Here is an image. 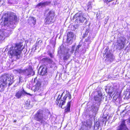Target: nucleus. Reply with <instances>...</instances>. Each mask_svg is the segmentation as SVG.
Segmentation results:
<instances>
[{
    "instance_id": "obj_18",
    "label": "nucleus",
    "mask_w": 130,
    "mask_h": 130,
    "mask_svg": "<svg viewBox=\"0 0 130 130\" xmlns=\"http://www.w3.org/2000/svg\"><path fill=\"white\" fill-rule=\"evenodd\" d=\"M71 102V101L67 103V106L64 107L65 108L64 110V112L66 113H67L68 112H70Z\"/></svg>"
},
{
    "instance_id": "obj_38",
    "label": "nucleus",
    "mask_w": 130,
    "mask_h": 130,
    "mask_svg": "<svg viewBox=\"0 0 130 130\" xmlns=\"http://www.w3.org/2000/svg\"><path fill=\"white\" fill-rule=\"evenodd\" d=\"M42 42V41H41V40H39V41L38 43H37V45H38V44H39V42Z\"/></svg>"
},
{
    "instance_id": "obj_14",
    "label": "nucleus",
    "mask_w": 130,
    "mask_h": 130,
    "mask_svg": "<svg viewBox=\"0 0 130 130\" xmlns=\"http://www.w3.org/2000/svg\"><path fill=\"white\" fill-rule=\"evenodd\" d=\"M63 93L62 94L60 97H59V95H58V98L56 100V103L57 104V105H59V107H61L62 108H64L62 107V106L65 103V101L64 100V99L63 98L62 100L61 99V98L62 95Z\"/></svg>"
},
{
    "instance_id": "obj_34",
    "label": "nucleus",
    "mask_w": 130,
    "mask_h": 130,
    "mask_svg": "<svg viewBox=\"0 0 130 130\" xmlns=\"http://www.w3.org/2000/svg\"><path fill=\"white\" fill-rule=\"evenodd\" d=\"M71 30H75L76 29V28L75 26L73 25H71Z\"/></svg>"
},
{
    "instance_id": "obj_41",
    "label": "nucleus",
    "mask_w": 130,
    "mask_h": 130,
    "mask_svg": "<svg viewBox=\"0 0 130 130\" xmlns=\"http://www.w3.org/2000/svg\"><path fill=\"white\" fill-rule=\"evenodd\" d=\"M127 94H128V93H127V94H126V96L127 95ZM128 94L129 95V94H130V93H129H129H128Z\"/></svg>"
},
{
    "instance_id": "obj_3",
    "label": "nucleus",
    "mask_w": 130,
    "mask_h": 130,
    "mask_svg": "<svg viewBox=\"0 0 130 130\" xmlns=\"http://www.w3.org/2000/svg\"><path fill=\"white\" fill-rule=\"evenodd\" d=\"M47 109H40L35 115L34 119L36 121L40 122L41 124L45 122L44 120L48 118L49 114Z\"/></svg>"
},
{
    "instance_id": "obj_12",
    "label": "nucleus",
    "mask_w": 130,
    "mask_h": 130,
    "mask_svg": "<svg viewBox=\"0 0 130 130\" xmlns=\"http://www.w3.org/2000/svg\"><path fill=\"white\" fill-rule=\"evenodd\" d=\"M97 94L94 97L95 100L98 102V103L100 105L101 102L103 99L104 98L103 96L102 95V93L100 91H98L97 92Z\"/></svg>"
},
{
    "instance_id": "obj_33",
    "label": "nucleus",
    "mask_w": 130,
    "mask_h": 130,
    "mask_svg": "<svg viewBox=\"0 0 130 130\" xmlns=\"http://www.w3.org/2000/svg\"><path fill=\"white\" fill-rule=\"evenodd\" d=\"M109 18L108 16H107L106 18H105V21L104 22L105 24H107V21H108Z\"/></svg>"
},
{
    "instance_id": "obj_17",
    "label": "nucleus",
    "mask_w": 130,
    "mask_h": 130,
    "mask_svg": "<svg viewBox=\"0 0 130 130\" xmlns=\"http://www.w3.org/2000/svg\"><path fill=\"white\" fill-rule=\"evenodd\" d=\"M51 3V2H41L39 3L36 6V7L39 8L41 6V7H44L48 5Z\"/></svg>"
},
{
    "instance_id": "obj_31",
    "label": "nucleus",
    "mask_w": 130,
    "mask_h": 130,
    "mask_svg": "<svg viewBox=\"0 0 130 130\" xmlns=\"http://www.w3.org/2000/svg\"><path fill=\"white\" fill-rule=\"evenodd\" d=\"M113 90L112 87H110L108 89V93L109 95L111 96V95L112 93V90Z\"/></svg>"
},
{
    "instance_id": "obj_7",
    "label": "nucleus",
    "mask_w": 130,
    "mask_h": 130,
    "mask_svg": "<svg viewBox=\"0 0 130 130\" xmlns=\"http://www.w3.org/2000/svg\"><path fill=\"white\" fill-rule=\"evenodd\" d=\"M55 15V13L53 10L49 11L47 14L46 17L45 19L46 24H50L54 22L53 19Z\"/></svg>"
},
{
    "instance_id": "obj_1",
    "label": "nucleus",
    "mask_w": 130,
    "mask_h": 130,
    "mask_svg": "<svg viewBox=\"0 0 130 130\" xmlns=\"http://www.w3.org/2000/svg\"><path fill=\"white\" fill-rule=\"evenodd\" d=\"M4 22L6 24L8 29H10L9 30H7L3 32L2 31H0V41L4 39L3 36H8L9 35L12 33V30L16 26L19 19L16 15L13 12L9 13L7 17L4 18Z\"/></svg>"
},
{
    "instance_id": "obj_5",
    "label": "nucleus",
    "mask_w": 130,
    "mask_h": 130,
    "mask_svg": "<svg viewBox=\"0 0 130 130\" xmlns=\"http://www.w3.org/2000/svg\"><path fill=\"white\" fill-rule=\"evenodd\" d=\"M15 73H19L22 74L26 76L29 77L31 76H33L35 74V72L33 71L32 67L30 66L25 69H18L13 70Z\"/></svg>"
},
{
    "instance_id": "obj_25",
    "label": "nucleus",
    "mask_w": 130,
    "mask_h": 130,
    "mask_svg": "<svg viewBox=\"0 0 130 130\" xmlns=\"http://www.w3.org/2000/svg\"><path fill=\"white\" fill-rule=\"evenodd\" d=\"M90 127L91 126L89 125H88L87 126L86 125H83L82 126L79 130H89Z\"/></svg>"
},
{
    "instance_id": "obj_24",
    "label": "nucleus",
    "mask_w": 130,
    "mask_h": 130,
    "mask_svg": "<svg viewBox=\"0 0 130 130\" xmlns=\"http://www.w3.org/2000/svg\"><path fill=\"white\" fill-rule=\"evenodd\" d=\"M91 34L88 29L86 30L85 32L84 33L83 36V38H85L86 37L88 36Z\"/></svg>"
},
{
    "instance_id": "obj_21",
    "label": "nucleus",
    "mask_w": 130,
    "mask_h": 130,
    "mask_svg": "<svg viewBox=\"0 0 130 130\" xmlns=\"http://www.w3.org/2000/svg\"><path fill=\"white\" fill-rule=\"evenodd\" d=\"M31 106L30 104V101L27 100L25 103V107L27 109H29L31 107Z\"/></svg>"
},
{
    "instance_id": "obj_23",
    "label": "nucleus",
    "mask_w": 130,
    "mask_h": 130,
    "mask_svg": "<svg viewBox=\"0 0 130 130\" xmlns=\"http://www.w3.org/2000/svg\"><path fill=\"white\" fill-rule=\"evenodd\" d=\"M41 85V83L39 81H37V83H36V85L35 87V89H34V91H38L39 89L40 86Z\"/></svg>"
},
{
    "instance_id": "obj_26",
    "label": "nucleus",
    "mask_w": 130,
    "mask_h": 130,
    "mask_svg": "<svg viewBox=\"0 0 130 130\" xmlns=\"http://www.w3.org/2000/svg\"><path fill=\"white\" fill-rule=\"evenodd\" d=\"M68 97L69 99H71V95L70 94V93L68 91L67 92L66 94L63 97L64 100H65V101Z\"/></svg>"
},
{
    "instance_id": "obj_37",
    "label": "nucleus",
    "mask_w": 130,
    "mask_h": 130,
    "mask_svg": "<svg viewBox=\"0 0 130 130\" xmlns=\"http://www.w3.org/2000/svg\"><path fill=\"white\" fill-rule=\"evenodd\" d=\"M19 82L18 84L20 83L21 82H22L21 81V79L20 77L19 78Z\"/></svg>"
},
{
    "instance_id": "obj_9",
    "label": "nucleus",
    "mask_w": 130,
    "mask_h": 130,
    "mask_svg": "<svg viewBox=\"0 0 130 130\" xmlns=\"http://www.w3.org/2000/svg\"><path fill=\"white\" fill-rule=\"evenodd\" d=\"M31 95V94L26 92L23 88L21 90L16 92L15 96L17 99H20L25 95Z\"/></svg>"
},
{
    "instance_id": "obj_20",
    "label": "nucleus",
    "mask_w": 130,
    "mask_h": 130,
    "mask_svg": "<svg viewBox=\"0 0 130 130\" xmlns=\"http://www.w3.org/2000/svg\"><path fill=\"white\" fill-rule=\"evenodd\" d=\"M74 46H73L72 47H70V48L67 49V50H65L64 49V51H65L66 53V51L67 52H68L69 54L70 53L72 54L74 49Z\"/></svg>"
},
{
    "instance_id": "obj_35",
    "label": "nucleus",
    "mask_w": 130,
    "mask_h": 130,
    "mask_svg": "<svg viewBox=\"0 0 130 130\" xmlns=\"http://www.w3.org/2000/svg\"><path fill=\"white\" fill-rule=\"evenodd\" d=\"M113 2L112 3V4L113 5H115L117 4H118V3L117 2V0H114Z\"/></svg>"
},
{
    "instance_id": "obj_39",
    "label": "nucleus",
    "mask_w": 130,
    "mask_h": 130,
    "mask_svg": "<svg viewBox=\"0 0 130 130\" xmlns=\"http://www.w3.org/2000/svg\"><path fill=\"white\" fill-rule=\"evenodd\" d=\"M96 17H97V18H99V15H98V13H97V14H96Z\"/></svg>"
},
{
    "instance_id": "obj_10",
    "label": "nucleus",
    "mask_w": 130,
    "mask_h": 130,
    "mask_svg": "<svg viewBox=\"0 0 130 130\" xmlns=\"http://www.w3.org/2000/svg\"><path fill=\"white\" fill-rule=\"evenodd\" d=\"M126 39L124 37H121L117 44L116 46V49L119 50L123 48L125 43Z\"/></svg>"
},
{
    "instance_id": "obj_6",
    "label": "nucleus",
    "mask_w": 130,
    "mask_h": 130,
    "mask_svg": "<svg viewBox=\"0 0 130 130\" xmlns=\"http://www.w3.org/2000/svg\"><path fill=\"white\" fill-rule=\"evenodd\" d=\"M104 54L106 55L105 60L107 63H111L115 59L114 56L111 53L108 48H107L105 49Z\"/></svg>"
},
{
    "instance_id": "obj_15",
    "label": "nucleus",
    "mask_w": 130,
    "mask_h": 130,
    "mask_svg": "<svg viewBox=\"0 0 130 130\" xmlns=\"http://www.w3.org/2000/svg\"><path fill=\"white\" fill-rule=\"evenodd\" d=\"M126 120H123L121 122V124L117 127V130H128L125 121Z\"/></svg>"
},
{
    "instance_id": "obj_16",
    "label": "nucleus",
    "mask_w": 130,
    "mask_h": 130,
    "mask_svg": "<svg viewBox=\"0 0 130 130\" xmlns=\"http://www.w3.org/2000/svg\"><path fill=\"white\" fill-rule=\"evenodd\" d=\"M47 68L46 66H44L40 67L39 70H41L40 72V74L42 75H43L46 74L47 72Z\"/></svg>"
},
{
    "instance_id": "obj_36",
    "label": "nucleus",
    "mask_w": 130,
    "mask_h": 130,
    "mask_svg": "<svg viewBox=\"0 0 130 130\" xmlns=\"http://www.w3.org/2000/svg\"><path fill=\"white\" fill-rule=\"evenodd\" d=\"M49 55H50V57H51V58L53 57V55L52 53H50V54H49Z\"/></svg>"
},
{
    "instance_id": "obj_28",
    "label": "nucleus",
    "mask_w": 130,
    "mask_h": 130,
    "mask_svg": "<svg viewBox=\"0 0 130 130\" xmlns=\"http://www.w3.org/2000/svg\"><path fill=\"white\" fill-rule=\"evenodd\" d=\"M42 61L45 62H48L49 63H51L53 62L51 59L48 58H43L42 60Z\"/></svg>"
},
{
    "instance_id": "obj_13",
    "label": "nucleus",
    "mask_w": 130,
    "mask_h": 130,
    "mask_svg": "<svg viewBox=\"0 0 130 130\" xmlns=\"http://www.w3.org/2000/svg\"><path fill=\"white\" fill-rule=\"evenodd\" d=\"M67 42L71 44L75 38V35L72 32H68L67 34Z\"/></svg>"
},
{
    "instance_id": "obj_8",
    "label": "nucleus",
    "mask_w": 130,
    "mask_h": 130,
    "mask_svg": "<svg viewBox=\"0 0 130 130\" xmlns=\"http://www.w3.org/2000/svg\"><path fill=\"white\" fill-rule=\"evenodd\" d=\"M76 21L78 23H83L86 24L87 20L85 17H83L82 13H77L74 17Z\"/></svg>"
},
{
    "instance_id": "obj_43",
    "label": "nucleus",
    "mask_w": 130,
    "mask_h": 130,
    "mask_svg": "<svg viewBox=\"0 0 130 130\" xmlns=\"http://www.w3.org/2000/svg\"><path fill=\"white\" fill-rule=\"evenodd\" d=\"M16 120H14V122H16Z\"/></svg>"
},
{
    "instance_id": "obj_30",
    "label": "nucleus",
    "mask_w": 130,
    "mask_h": 130,
    "mask_svg": "<svg viewBox=\"0 0 130 130\" xmlns=\"http://www.w3.org/2000/svg\"><path fill=\"white\" fill-rule=\"evenodd\" d=\"M96 123H98V124H96V125H95L94 129L96 130H99L100 126L99 122H97Z\"/></svg>"
},
{
    "instance_id": "obj_32",
    "label": "nucleus",
    "mask_w": 130,
    "mask_h": 130,
    "mask_svg": "<svg viewBox=\"0 0 130 130\" xmlns=\"http://www.w3.org/2000/svg\"><path fill=\"white\" fill-rule=\"evenodd\" d=\"M81 45H77L75 50V52H78L79 51V48L81 47Z\"/></svg>"
},
{
    "instance_id": "obj_29",
    "label": "nucleus",
    "mask_w": 130,
    "mask_h": 130,
    "mask_svg": "<svg viewBox=\"0 0 130 130\" xmlns=\"http://www.w3.org/2000/svg\"><path fill=\"white\" fill-rule=\"evenodd\" d=\"M30 20L32 23L34 25H35L36 23V20L35 18L33 17H32L30 18Z\"/></svg>"
},
{
    "instance_id": "obj_11",
    "label": "nucleus",
    "mask_w": 130,
    "mask_h": 130,
    "mask_svg": "<svg viewBox=\"0 0 130 130\" xmlns=\"http://www.w3.org/2000/svg\"><path fill=\"white\" fill-rule=\"evenodd\" d=\"M64 47L63 46H60L58 49V54H63V59L64 60H67L69 58L70 55L68 52L66 51V53L64 51Z\"/></svg>"
},
{
    "instance_id": "obj_4",
    "label": "nucleus",
    "mask_w": 130,
    "mask_h": 130,
    "mask_svg": "<svg viewBox=\"0 0 130 130\" xmlns=\"http://www.w3.org/2000/svg\"><path fill=\"white\" fill-rule=\"evenodd\" d=\"M14 82L13 76L9 74L2 76L0 78V92L4 91L7 83L11 85Z\"/></svg>"
},
{
    "instance_id": "obj_19",
    "label": "nucleus",
    "mask_w": 130,
    "mask_h": 130,
    "mask_svg": "<svg viewBox=\"0 0 130 130\" xmlns=\"http://www.w3.org/2000/svg\"><path fill=\"white\" fill-rule=\"evenodd\" d=\"M100 105L98 104H96L93 105L92 107V111L95 114L97 112L98 110Z\"/></svg>"
},
{
    "instance_id": "obj_22",
    "label": "nucleus",
    "mask_w": 130,
    "mask_h": 130,
    "mask_svg": "<svg viewBox=\"0 0 130 130\" xmlns=\"http://www.w3.org/2000/svg\"><path fill=\"white\" fill-rule=\"evenodd\" d=\"M92 8V6L91 5V2H89L88 3L86 7H85V9L86 11H89V10H91Z\"/></svg>"
},
{
    "instance_id": "obj_44",
    "label": "nucleus",
    "mask_w": 130,
    "mask_h": 130,
    "mask_svg": "<svg viewBox=\"0 0 130 130\" xmlns=\"http://www.w3.org/2000/svg\"><path fill=\"white\" fill-rule=\"evenodd\" d=\"M130 98V97L129 96V98Z\"/></svg>"
},
{
    "instance_id": "obj_42",
    "label": "nucleus",
    "mask_w": 130,
    "mask_h": 130,
    "mask_svg": "<svg viewBox=\"0 0 130 130\" xmlns=\"http://www.w3.org/2000/svg\"><path fill=\"white\" fill-rule=\"evenodd\" d=\"M96 122V124H95H95H96H96H98V123H96L97 122Z\"/></svg>"
},
{
    "instance_id": "obj_27",
    "label": "nucleus",
    "mask_w": 130,
    "mask_h": 130,
    "mask_svg": "<svg viewBox=\"0 0 130 130\" xmlns=\"http://www.w3.org/2000/svg\"><path fill=\"white\" fill-rule=\"evenodd\" d=\"M91 36L92 34H91L90 35L88 36V37L85 39V41L86 42H89V43H90L91 42V41L93 39V38H91Z\"/></svg>"
},
{
    "instance_id": "obj_40",
    "label": "nucleus",
    "mask_w": 130,
    "mask_h": 130,
    "mask_svg": "<svg viewBox=\"0 0 130 130\" xmlns=\"http://www.w3.org/2000/svg\"><path fill=\"white\" fill-rule=\"evenodd\" d=\"M128 122L130 123V118L129 119V120H128Z\"/></svg>"
},
{
    "instance_id": "obj_2",
    "label": "nucleus",
    "mask_w": 130,
    "mask_h": 130,
    "mask_svg": "<svg viewBox=\"0 0 130 130\" xmlns=\"http://www.w3.org/2000/svg\"><path fill=\"white\" fill-rule=\"evenodd\" d=\"M24 47L22 43L15 44L14 46L11 47L8 53L11 56H15L17 59H19Z\"/></svg>"
}]
</instances>
